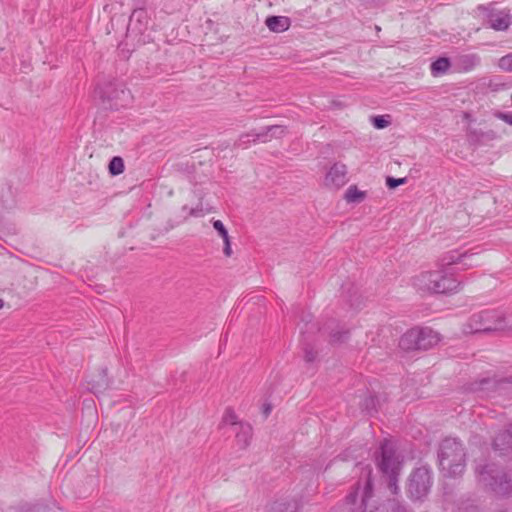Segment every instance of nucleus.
<instances>
[{
	"label": "nucleus",
	"mask_w": 512,
	"mask_h": 512,
	"mask_svg": "<svg viewBox=\"0 0 512 512\" xmlns=\"http://www.w3.org/2000/svg\"><path fill=\"white\" fill-rule=\"evenodd\" d=\"M148 25V14L144 9H135L130 16L128 31L143 33Z\"/></svg>",
	"instance_id": "obj_11"
},
{
	"label": "nucleus",
	"mask_w": 512,
	"mask_h": 512,
	"mask_svg": "<svg viewBox=\"0 0 512 512\" xmlns=\"http://www.w3.org/2000/svg\"><path fill=\"white\" fill-rule=\"evenodd\" d=\"M472 254H468L467 251L461 252L459 250H452L447 252L440 260L439 267L445 269L447 266L454 264H463L464 266H473L472 262H467L471 258Z\"/></svg>",
	"instance_id": "obj_9"
},
{
	"label": "nucleus",
	"mask_w": 512,
	"mask_h": 512,
	"mask_svg": "<svg viewBox=\"0 0 512 512\" xmlns=\"http://www.w3.org/2000/svg\"><path fill=\"white\" fill-rule=\"evenodd\" d=\"M361 496V503L364 512H402V508L393 500L387 503H378L372 491L371 480L368 477L361 487L359 484L355 491L351 492L347 497L348 504H354L358 496Z\"/></svg>",
	"instance_id": "obj_2"
},
{
	"label": "nucleus",
	"mask_w": 512,
	"mask_h": 512,
	"mask_svg": "<svg viewBox=\"0 0 512 512\" xmlns=\"http://www.w3.org/2000/svg\"><path fill=\"white\" fill-rule=\"evenodd\" d=\"M347 182V168L342 163H335L326 173L324 183L327 187L340 188Z\"/></svg>",
	"instance_id": "obj_8"
},
{
	"label": "nucleus",
	"mask_w": 512,
	"mask_h": 512,
	"mask_svg": "<svg viewBox=\"0 0 512 512\" xmlns=\"http://www.w3.org/2000/svg\"><path fill=\"white\" fill-rule=\"evenodd\" d=\"M498 66L506 72H512V53L501 57Z\"/></svg>",
	"instance_id": "obj_28"
},
{
	"label": "nucleus",
	"mask_w": 512,
	"mask_h": 512,
	"mask_svg": "<svg viewBox=\"0 0 512 512\" xmlns=\"http://www.w3.org/2000/svg\"><path fill=\"white\" fill-rule=\"evenodd\" d=\"M224 254L226 256H230L231 253H232V250H231V245H230V240H229V237L227 238V240H224Z\"/></svg>",
	"instance_id": "obj_33"
},
{
	"label": "nucleus",
	"mask_w": 512,
	"mask_h": 512,
	"mask_svg": "<svg viewBox=\"0 0 512 512\" xmlns=\"http://www.w3.org/2000/svg\"><path fill=\"white\" fill-rule=\"evenodd\" d=\"M489 26L497 31L506 30L510 24V16L504 11L491 13L488 18Z\"/></svg>",
	"instance_id": "obj_15"
},
{
	"label": "nucleus",
	"mask_w": 512,
	"mask_h": 512,
	"mask_svg": "<svg viewBox=\"0 0 512 512\" xmlns=\"http://www.w3.org/2000/svg\"><path fill=\"white\" fill-rule=\"evenodd\" d=\"M483 384H485V385H489V384H490V382H489V381H484V382H483Z\"/></svg>",
	"instance_id": "obj_37"
},
{
	"label": "nucleus",
	"mask_w": 512,
	"mask_h": 512,
	"mask_svg": "<svg viewBox=\"0 0 512 512\" xmlns=\"http://www.w3.org/2000/svg\"><path fill=\"white\" fill-rule=\"evenodd\" d=\"M434 272H438L439 276L437 278L432 277V284L435 285H443L446 287L445 291L442 293H450L458 290L460 286V282H458L452 275H450L445 269H441L439 267L438 270Z\"/></svg>",
	"instance_id": "obj_10"
},
{
	"label": "nucleus",
	"mask_w": 512,
	"mask_h": 512,
	"mask_svg": "<svg viewBox=\"0 0 512 512\" xmlns=\"http://www.w3.org/2000/svg\"><path fill=\"white\" fill-rule=\"evenodd\" d=\"M256 141L266 142L267 141V133L250 132V133L243 134L240 136V138L238 140V145L242 148H247L251 142H256Z\"/></svg>",
	"instance_id": "obj_19"
},
{
	"label": "nucleus",
	"mask_w": 512,
	"mask_h": 512,
	"mask_svg": "<svg viewBox=\"0 0 512 512\" xmlns=\"http://www.w3.org/2000/svg\"><path fill=\"white\" fill-rule=\"evenodd\" d=\"M109 171L112 175H119L124 171V162L120 157H113L109 163Z\"/></svg>",
	"instance_id": "obj_24"
},
{
	"label": "nucleus",
	"mask_w": 512,
	"mask_h": 512,
	"mask_svg": "<svg viewBox=\"0 0 512 512\" xmlns=\"http://www.w3.org/2000/svg\"><path fill=\"white\" fill-rule=\"evenodd\" d=\"M439 466L445 476L461 475L465 468V453L462 444L455 438L444 439L438 452Z\"/></svg>",
	"instance_id": "obj_1"
},
{
	"label": "nucleus",
	"mask_w": 512,
	"mask_h": 512,
	"mask_svg": "<svg viewBox=\"0 0 512 512\" xmlns=\"http://www.w3.org/2000/svg\"><path fill=\"white\" fill-rule=\"evenodd\" d=\"M450 67V61L447 58H439L431 64V73L434 76L445 73Z\"/></svg>",
	"instance_id": "obj_22"
},
{
	"label": "nucleus",
	"mask_w": 512,
	"mask_h": 512,
	"mask_svg": "<svg viewBox=\"0 0 512 512\" xmlns=\"http://www.w3.org/2000/svg\"><path fill=\"white\" fill-rule=\"evenodd\" d=\"M223 423L225 425H231L234 430L241 422L238 421V417L233 410L227 409L223 415Z\"/></svg>",
	"instance_id": "obj_26"
},
{
	"label": "nucleus",
	"mask_w": 512,
	"mask_h": 512,
	"mask_svg": "<svg viewBox=\"0 0 512 512\" xmlns=\"http://www.w3.org/2000/svg\"><path fill=\"white\" fill-rule=\"evenodd\" d=\"M406 181L405 178H393V177H388L387 180H386V184L389 188L393 189V188H396L398 187L399 185H402L404 184Z\"/></svg>",
	"instance_id": "obj_31"
},
{
	"label": "nucleus",
	"mask_w": 512,
	"mask_h": 512,
	"mask_svg": "<svg viewBox=\"0 0 512 512\" xmlns=\"http://www.w3.org/2000/svg\"><path fill=\"white\" fill-rule=\"evenodd\" d=\"M497 117L501 120L505 121L506 123L512 125V115L506 114V113H498Z\"/></svg>",
	"instance_id": "obj_32"
},
{
	"label": "nucleus",
	"mask_w": 512,
	"mask_h": 512,
	"mask_svg": "<svg viewBox=\"0 0 512 512\" xmlns=\"http://www.w3.org/2000/svg\"><path fill=\"white\" fill-rule=\"evenodd\" d=\"M270 31L275 33L284 32L290 27V19L285 16H270L265 21Z\"/></svg>",
	"instance_id": "obj_16"
},
{
	"label": "nucleus",
	"mask_w": 512,
	"mask_h": 512,
	"mask_svg": "<svg viewBox=\"0 0 512 512\" xmlns=\"http://www.w3.org/2000/svg\"><path fill=\"white\" fill-rule=\"evenodd\" d=\"M431 484V471L428 467L422 466L415 469L408 482L409 496L415 500L422 499L428 494Z\"/></svg>",
	"instance_id": "obj_6"
},
{
	"label": "nucleus",
	"mask_w": 512,
	"mask_h": 512,
	"mask_svg": "<svg viewBox=\"0 0 512 512\" xmlns=\"http://www.w3.org/2000/svg\"><path fill=\"white\" fill-rule=\"evenodd\" d=\"M349 332L346 330L333 331L330 334V341L333 344L342 343L348 339Z\"/></svg>",
	"instance_id": "obj_27"
},
{
	"label": "nucleus",
	"mask_w": 512,
	"mask_h": 512,
	"mask_svg": "<svg viewBox=\"0 0 512 512\" xmlns=\"http://www.w3.org/2000/svg\"><path fill=\"white\" fill-rule=\"evenodd\" d=\"M89 384L91 385L89 387L90 390L93 393H95V394L105 390L108 387V385H109V381H108V378H107L106 370H102L99 373V379L98 380H92Z\"/></svg>",
	"instance_id": "obj_21"
},
{
	"label": "nucleus",
	"mask_w": 512,
	"mask_h": 512,
	"mask_svg": "<svg viewBox=\"0 0 512 512\" xmlns=\"http://www.w3.org/2000/svg\"><path fill=\"white\" fill-rule=\"evenodd\" d=\"M478 479L486 487H489L498 495H506L511 490V483L506 473L496 465L488 464L484 467H477Z\"/></svg>",
	"instance_id": "obj_4"
},
{
	"label": "nucleus",
	"mask_w": 512,
	"mask_h": 512,
	"mask_svg": "<svg viewBox=\"0 0 512 512\" xmlns=\"http://www.w3.org/2000/svg\"><path fill=\"white\" fill-rule=\"evenodd\" d=\"M419 336V328H412L408 330L399 340L400 348L406 351L419 349Z\"/></svg>",
	"instance_id": "obj_14"
},
{
	"label": "nucleus",
	"mask_w": 512,
	"mask_h": 512,
	"mask_svg": "<svg viewBox=\"0 0 512 512\" xmlns=\"http://www.w3.org/2000/svg\"><path fill=\"white\" fill-rule=\"evenodd\" d=\"M504 318L501 312L496 310H484L474 314L465 329L466 333H478L504 329Z\"/></svg>",
	"instance_id": "obj_5"
},
{
	"label": "nucleus",
	"mask_w": 512,
	"mask_h": 512,
	"mask_svg": "<svg viewBox=\"0 0 512 512\" xmlns=\"http://www.w3.org/2000/svg\"><path fill=\"white\" fill-rule=\"evenodd\" d=\"M381 457L377 465L381 472L389 479V488L393 494L398 491L397 477L401 469V460L396 453L395 445L390 440H384L381 444Z\"/></svg>",
	"instance_id": "obj_3"
},
{
	"label": "nucleus",
	"mask_w": 512,
	"mask_h": 512,
	"mask_svg": "<svg viewBox=\"0 0 512 512\" xmlns=\"http://www.w3.org/2000/svg\"><path fill=\"white\" fill-rule=\"evenodd\" d=\"M372 124L377 129H384L390 124V121L385 116H374L372 117Z\"/></svg>",
	"instance_id": "obj_29"
},
{
	"label": "nucleus",
	"mask_w": 512,
	"mask_h": 512,
	"mask_svg": "<svg viewBox=\"0 0 512 512\" xmlns=\"http://www.w3.org/2000/svg\"><path fill=\"white\" fill-rule=\"evenodd\" d=\"M261 133H267V141L273 137H281L285 133V128L280 125H273L267 127L265 130L261 131Z\"/></svg>",
	"instance_id": "obj_25"
},
{
	"label": "nucleus",
	"mask_w": 512,
	"mask_h": 512,
	"mask_svg": "<svg viewBox=\"0 0 512 512\" xmlns=\"http://www.w3.org/2000/svg\"><path fill=\"white\" fill-rule=\"evenodd\" d=\"M419 334L418 347L420 350L430 349L440 341L439 333L431 328H419Z\"/></svg>",
	"instance_id": "obj_12"
},
{
	"label": "nucleus",
	"mask_w": 512,
	"mask_h": 512,
	"mask_svg": "<svg viewBox=\"0 0 512 512\" xmlns=\"http://www.w3.org/2000/svg\"><path fill=\"white\" fill-rule=\"evenodd\" d=\"M235 432V441L240 449H246L252 438V427L248 423H240L236 429L233 430Z\"/></svg>",
	"instance_id": "obj_13"
},
{
	"label": "nucleus",
	"mask_w": 512,
	"mask_h": 512,
	"mask_svg": "<svg viewBox=\"0 0 512 512\" xmlns=\"http://www.w3.org/2000/svg\"><path fill=\"white\" fill-rule=\"evenodd\" d=\"M120 94L122 95V99H128L129 98V92L125 91V89L122 88V87L120 89H115L114 92H109V91L100 92V96L102 98H107L109 100L119 99L120 98Z\"/></svg>",
	"instance_id": "obj_23"
},
{
	"label": "nucleus",
	"mask_w": 512,
	"mask_h": 512,
	"mask_svg": "<svg viewBox=\"0 0 512 512\" xmlns=\"http://www.w3.org/2000/svg\"><path fill=\"white\" fill-rule=\"evenodd\" d=\"M213 227L219 233V235L223 238V240H227V238L229 237L228 231L226 230L222 221L214 220Z\"/></svg>",
	"instance_id": "obj_30"
},
{
	"label": "nucleus",
	"mask_w": 512,
	"mask_h": 512,
	"mask_svg": "<svg viewBox=\"0 0 512 512\" xmlns=\"http://www.w3.org/2000/svg\"><path fill=\"white\" fill-rule=\"evenodd\" d=\"M269 412H270V407L269 406L265 407L264 413L266 416L269 414Z\"/></svg>",
	"instance_id": "obj_35"
},
{
	"label": "nucleus",
	"mask_w": 512,
	"mask_h": 512,
	"mask_svg": "<svg viewBox=\"0 0 512 512\" xmlns=\"http://www.w3.org/2000/svg\"><path fill=\"white\" fill-rule=\"evenodd\" d=\"M298 504L296 501H277L271 504L267 512H296Z\"/></svg>",
	"instance_id": "obj_20"
},
{
	"label": "nucleus",
	"mask_w": 512,
	"mask_h": 512,
	"mask_svg": "<svg viewBox=\"0 0 512 512\" xmlns=\"http://www.w3.org/2000/svg\"><path fill=\"white\" fill-rule=\"evenodd\" d=\"M3 307V301L0 300V309Z\"/></svg>",
	"instance_id": "obj_36"
},
{
	"label": "nucleus",
	"mask_w": 512,
	"mask_h": 512,
	"mask_svg": "<svg viewBox=\"0 0 512 512\" xmlns=\"http://www.w3.org/2000/svg\"><path fill=\"white\" fill-rule=\"evenodd\" d=\"M456 61L459 69L468 72L479 65L480 58L476 54H466L459 56Z\"/></svg>",
	"instance_id": "obj_17"
},
{
	"label": "nucleus",
	"mask_w": 512,
	"mask_h": 512,
	"mask_svg": "<svg viewBox=\"0 0 512 512\" xmlns=\"http://www.w3.org/2000/svg\"><path fill=\"white\" fill-rule=\"evenodd\" d=\"M439 276L438 272H432V271H424L420 274L416 275L413 278V285L415 288L422 292H443L445 291L446 287L443 285H435L432 284V277L437 278Z\"/></svg>",
	"instance_id": "obj_7"
},
{
	"label": "nucleus",
	"mask_w": 512,
	"mask_h": 512,
	"mask_svg": "<svg viewBox=\"0 0 512 512\" xmlns=\"http://www.w3.org/2000/svg\"><path fill=\"white\" fill-rule=\"evenodd\" d=\"M305 358H306L307 361L310 362V361H313L315 359V355L312 352H310V351H306Z\"/></svg>",
	"instance_id": "obj_34"
},
{
	"label": "nucleus",
	"mask_w": 512,
	"mask_h": 512,
	"mask_svg": "<svg viewBox=\"0 0 512 512\" xmlns=\"http://www.w3.org/2000/svg\"><path fill=\"white\" fill-rule=\"evenodd\" d=\"M366 196V191L359 190L356 185H351L347 188L344 199L349 204H359L365 200Z\"/></svg>",
	"instance_id": "obj_18"
}]
</instances>
